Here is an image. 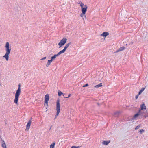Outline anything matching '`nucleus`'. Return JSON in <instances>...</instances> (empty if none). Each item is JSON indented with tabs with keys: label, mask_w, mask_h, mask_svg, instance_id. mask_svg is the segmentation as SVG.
<instances>
[{
	"label": "nucleus",
	"mask_w": 148,
	"mask_h": 148,
	"mask_svg": "<svg viewBox=\"0 0 148 148\" xmlns=\"http://www.w3.org/2000/svg\"><path fill=\"white\" fill-rule=\"evenodd\" d=\"M125 49V47H121L119 48V49L116 51V52H118L119 51H121L123 50H124Z\"/></svg>",
	"instance_id": "nucleus-15"
},
{
	"label": "nucleus",
	"mask_w": 148,
	"mask_h": 148,
	"mask_svg": "<svg viewBox=\"0 0 148 148\" xmlns=\"http://www.w3.org/2000/svg\"><path fill=\"white\" fill-rule=\"evenodd\" d=\"M139 95L138 94V95H137L136 96V97H135L136 99H137L138 98V96Z\"/></svg>",
	"instance_id": "nucleus-28"
},
{
	"label": "nucleus",
	"mask_w": 148,
	"mask_h": 148,
	"mask_svg": "<svg viewBox=\"0 0 148 148\" xmlns=\"http://www.w3.org/2000/svg\"><path fill=\"white\" fill-rule=\"evenodd\" d=\"M86 13H83V12H82V13L80 15V16L82 18L85 17L86 18V16L85 15V14Z\"/></svg>",
	"instance_id": "nucleus-17"
},
{
	"label": "nucleus",
	"mask_w": 148,
	"mask_h": 148,
	"mask_svg": "<svg viewBox=\"0 0 148 148\" xmlns=\"http://www.w3.org/2000/svg\"><path fill=\"white\" fill-rule=\"evenodd\" d=\"M108 35V32H103L102 34H101V36L105 37Z\"/></svg>",
	"instance_id": "nucleus-12"
},
{
	"label": "nucleus",
	"mask_w": 148,
	"mask_h": 148,
	"mask_svg": "<svg viewBox=\"0 0 148 148\" xmlns=\"http://www.w3.org/2000/svg\"><path fill=\"white\" fill-rule=\"evenodd\" d=\"M140 126H141V125L140 124L139 125H138L135 128V130H137L138 129L140 128Z\"/></svg>",
	"instance_id": "nucleus-22"
},
{
	"label": "nucleus",
	"mask_w": 148,
	"mask_h": 148,
	"mask_svg": "<svg viewBox=\"0 0 148 148\" xmlns=\"http://www.w3.org/2000/svg\"><path fill=\"white\" fill-rule=\"evenodd\" d=\"M141 109L140 110H144L146 109V107L144 103H142L140 106Z\"/></svg>",
	"instance_id": "nucleus-11"
},
{
	"label": "nucleus",
	"mask_w": 148,
	"mask_h": 148,
	"mask_svg": "<svg viewBox=\"0 0 148 148\" xmlns=\"http://www.w3.org/2000/svg\"><path fill=\"white\" fill-rule=\"evenodd\" d=\"M144 132V130L143 129L141 130L140 131V132L141 134L142 132Z\"/></svg>",
	"instance_id": "nucleus-25"
},
{
	"label": "nucleus",
	"mask_w": 148,
	"mask_h": 148,
	"mask_svg": "<svg viewBox=\"0 0 148 148\" xmlns=\"http://www.w3.org/2000/svg\"><path fill=\"white\" fill-rule=\"evenodd\" d=\"M71 43L70 42L66 44V45L65 46V47H64V49L62 50H61V51H60V52L61 53H64L65 51L69 45H71Z\"/></svg>",
	"instance_id": "nucleus-7"
},
{
	"label": "nucleus",
	"mask_w": 148,
	"mask_h": 148,
	"mask_svg": "<svg viewBox=\"0 0 148 148\" xmlns=\"http://www.w3.org/2000/svg\"><path fill=\"white\" fill-rule=\"evenodd\" d=\"M58 95L60 96H61L63 94V93L61 91H58Z\"/></svg>",
	"instance_id": "nucleus-20"
},
{
	"label": "nucleus",
	"mask_w": 148,
	"mask_h": 148,
	"mask_svg": "<svg viewBox=\"0 0 148 148\" xmlns=\"http://www.w3.org/2000/svg\"><path fill=\"white\" fill-rule=\"evenodd\" d=\"M55 143V142H53L50 146V148H54Z\"/></svg>",
	"instance_id": "nucleus-18"
},
{
	"label": "nucleus",
	"mask_w": 148,
	"mask_h": 148,
	"mask_svg": "<svg viewBox=\"0 0 148 148\" xmlns=\"http://www.w3.org/2000/svg\"><path fill=\"white\" fill-rule=\"evenodd\" d=\"M145 89V88H142L141 89L139 92L138 95H140L141 93Z\"/></svg>",
	"instance_id": "nucleus-21"
},
{
	"label": "nucleus",
	"mask_w": 148,
	"mask_h": 148,
	"mask_svg": "<svg viewBox=\"0 0 148 148\" xmlns=\"http://www.w3.org/2000/svg\"><path fill=\"white\" fill-rule=\"evenodd\" d=\"M32 121L31 120H29L26 126V130H28L30 128V127L31 125Z\"/></svg>",
	"instance_id": "nucleus-9"
},
{
	"label": "nucleus",
	"mask_w": 148,
	"mask_h": 148,
	"mask_svg": "<svg viewBox=\"0 0 148 148\" xmlns=\"http://www.w3.org/2000/svg\"><path fill=\"white\" fill-rule=\"evenodd\" d=\"M102 86V84L101 83H100L99 84L96 85L95 86V88H99L100 87H101Z\"/></svg>",
	"instance_id": "nucleus-19"
},
{
	"label": "nucleus",
	"mask_w": 148,
	"mask_h": 148,
	"mask_svg": "<svg viewBox=\"0 0 148 148\" xmlns=\"http://www.w3.org/2000/svg\"><path fill=\"white\" fill-rule=\"evenodd\" d=\"M56 115L55 116V118L59 114L60 111V100L58 99L56 102Z\"/></svg>",
	"instance_id": "nucleus-4"
},
{
	"label": "nucleus",
	"mask_w": 148,
	"mask_h": 148,
	"mask_svg": "<svg viewBox=\"0 0 148 148\" xmlns=\"http://www.w3.org/2000/svg\"><path fill=\"white\" fill-rule=\"evenodd\" d=\"M21 85L20 84L18 85V88L16 90V93L15 95V99L14 100V103L17 105H18V99L20 96L21 92V89L20 88Z\"/></svg>",
	"instance_id": "nucleus-2"
},
{
	"label": "nucleus",
	"mask_w": 148,
	"mask_h": 148,
	"mask_svg": "<svg viewBox=\"0 0 148 148\" xmlns=\"http://www.w3.org/2000/svg\"><path fill=\"white\" fill-rule=\"evenodd\" d=\"M71 94H69V95H68V97H64V98H69V97H70L71 96Z\"/></svg>",
	"instance_id": "nucleus-26"
},
{
	"label": "nucleus",
	"mask_w": 148,
	"mask_h": 148,
	"mask_svg": "<svg viewBox=\"0 0 148 148\" xmlns=\"http://www.w3.org/2000/svg\"><path fill=\"white\" fill-rule=\"evenodd\" d=\"M88 86V84H86L84 85L83 86V87H87Z\"/></svg>",
	"instance_id": "nucleus-24"
},
{
	"label": "nucleus",
	"mask_w": 148,
	"mask_h": 148,
	"mask_svg": "<svg viewBox=\"0 0 148 148\" xmlns=\"http://www.w3.org/2000/svg\"><path fill=\"white\" fill-rule=\"evenodd\" d=\"M78 3L80 4L81 7L82 12H83V13H86L88 8L87 5H84L81 1L79 2Z\"/></svg>",
	"instance_id": "nucleus-3"
},
{
	"label": "nucleus",
	"mask_w": 148,
	"mask_h": 148,
	"mask_svg": "<svg viewBox=\"0 0 148 148\" xmlns=\"http://www.w3.org/2000/svg\"><path fill=\"white\" fill-rule=\"evenodd\" d=\"M46 57H43V58H42L41 59V60H44L45 59H46Z\"/></svg>",
	"instance_id": "nucleus-27"
},
{
	"label": "nucleus",
	"mask_w": 148,
	"mask_h": 148,
	"mask_svg": "<svg viewBox=\"0 0 148 148\" xmlns=\"http://www.w3.org/2000/svg\"><path fill=\"white\" fill-rule=\"evenodd\" d=\"M144 113L143 112H141V110H139L138 113L136 114L133 116L134 119H136L137 118L139 115H143Z\"/></svg>",
	"instance_id": "nucleus-8"
},
{
	"label": "nucleus",
	"mask_w": 148,
	"mask_h": 148,
	"mask_svg": "<svg viewBox=\"0 0 148 148\" xmlns=\"http://www.w3.org/2000/svg\"><path fill=\"white\" fill-rule=\"evenodd\" d=\"M110 142V141H104L102 142V144L104 145H108Z\"/></svg>",
	"instance_id": "nucleus-16"
},
{
	"label": "nucleus",
	"mask_w": 148,
	"mask_h": 148,
	"mask_svg": "<svg viewBox=\"0 0 148 148\" xmlns=\"http://www.w3.org/2000/svg\"><path fill=\"white\" fill-rule=\"evenodd\" d=\"M2 147L3 148H7L6 144L3 140L2 141V143L1 144Z\"/></svg>",
	"instance_id": "nucleus-13"
},
{
	"label": "nucleus",
	"mask_w": 148,
	"mask_h": 148,
	"mask_svg": "<svg viewBox=\"0 0 148 148\" xmlns=\"http://www.w3.org/2000/svg\"><path fill=\"white\" fill-rule=\"evenodd\" d=\"M5 47L6 52L5 54L3 57L5 58L6 60L7 61L9 60V55L11 51V48L9 46V43L8 42H6Z\"/></svg>",
	"instance_id": "nucleus-1"
},
{
	"label": "nucleus",
	"mask_w": 148,
	"mask_h": 148,
	"mask_svg": "<svg viewBox=\"0 0 148 148\" xmlns=\"http://www.w3.org/2000/svg\"><path fill=\"white\" fill-rule=\"evenodd\" d=\"M79 146L76 147L75 146H73L71 147V148H79Z\"/></svg>",
	"instance_id": "nucleus-23"
},
{
	"label": "nucleus",
	"mask_w": 148,
	"mask_h": 148,
	"mask_svg": "<svg viewBox=\"0 0 148 148\" xmlns=\"http://www.w3.org/2000/svg\"><path fill=\"white\" fill-rule=\"evenodd\" d=\"M49 95L48 94H46L45 97V101L44 105L45 106V105H46L47 106H48V101L49 100Z\"/></svg>",
	"instance_id": "nucleus-6"
},
{
	"label": "nucleus",
	"mask_w": 148,
	"mask_h": 148,
	"mask_svg": "<svg viewBox=\"0 0 148 148\" xmlns=\"http://www.w3.org/2000/svg\"><path fill=\"white\" fill-rule=\"evenodd\" d=\"M67 39L65 38H64L62 39L58 43V45L59 46V48L64 45L66 42Z\"/></svg>",
	"instance_id": "nucleus-5"
},
{
	"label": "nucleus",
	"mask_w": 148,
	"mask_h": 148,
	"mask_svg": "<svg viewBox=\"0 0 148 148\" xmlns=\"http://www.w3.org/2000/svg\"><path fill=\"white\" fill-rule=\"evenodd\" d=\"M61 54H62V53H61L60 51L57 54H55V55H54L53 56L51 57V60H52V61L53 60L55 59H56V58L57 56H59Z\"/></svg>",
	"instance_id": "nucleus-10"
},
{
	"label": "nucleus",
	"mask_w": 148,
	"mask_h": 148,
	"mask_svg": "<svg viewBox=\"0 0 148 148\" xmlns=\"http://www.w3.org/2000/svg\"><path fill=\"white\" fill-rule=\"evenodd\" d=\"M52 62V60H48L47 62V64L46 65V66L47 67H48L50 64Z\"/></svg>",
	"instance_id": "nucleus-14"
}]
</instances>
